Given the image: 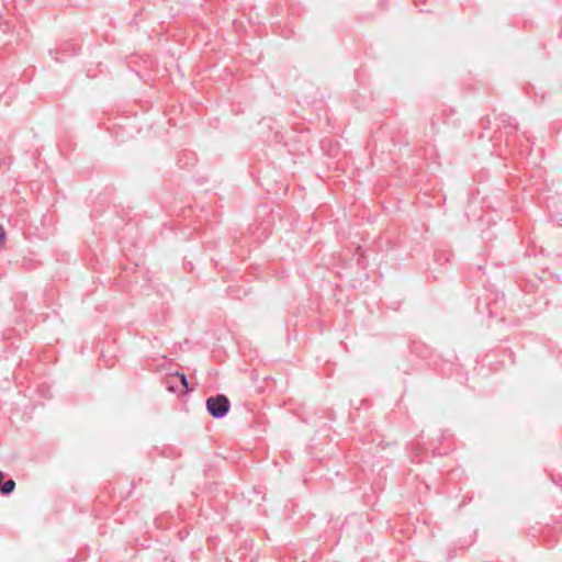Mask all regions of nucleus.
I'll return each mask as SVG.
<instances>
[{
    "label": "nucleus",
    "mask_w": 562,
    "mask_h": 562,
    "mask_svg": "<svg viewBox=\"0 0 562 562\" xmlns=\"http://www.w3.org/2000/svg\"><path fill=\"white\" fill-rule=\"evenodd\" d=\"M205 405L209 413L216 418L223 417L229 411V400L222 394L214 397H209L205 402Z\"/></svg>",
    "instance_id": "f257e3e1"
},
{
    "label": "nucleus",
    "mask_w": 562,
    "mask_h": 562,
    "mask_svg": "<svg viewBox=\"0 0 562 562\" xmlns=\"http://www.w3.org/2000/svg\"><path fill=\"white\" fill-rule=\"evenodd\" d=\"M14 487H15V483H14V481H13V480H9V481H7V482L2 485V487H1V492H2L3 494H9V493H11V492L14 490Z\"/></svg>",
    "instance_id": "f03ea898"
},
{
    "label": "nucleus",
    "mask_w": 562,
    "mask_h": 562,
    "mask_svg": "<svg viewBox=\"0 0 562 562\" xmlns=\"http://www.w3.org/2000/svg\"><path fill=\"white\" fill-rule=\"evenodd\" d=\"M7 238V233L3 228V226L0 224V245L4 244Z\"/></svg>",
    "instance_id": "20e7f679"
},
{
    "label": "nucleus",
    "mask_w": 562,
    "mask_h": 562,
    "mask_svg": "<svg viewBox=\"0 0 562 562\" xmlns=\"http://www.w3.org/2000/svg\"><path fill=\"white\" fill-rule=\"evenodd\" d=\"M176 375L179 376L181 384L183 385L186 392H188L189 387H188V380H187L186 375L182 373H179V372Z\"/></svg>",
    "instance_id": "7ed1b4c3"
}]
</instances>
